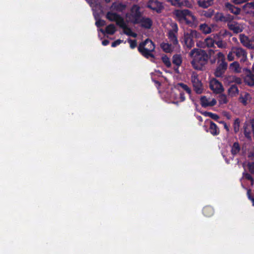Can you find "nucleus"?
<instances>
[{
    "instance_id": "f257e3e1",
    "label": "nucleus",
    "mask_w": 254,
    "mask_h": 254,
    "mask_svg": "<svg viewBox=\"0 0 254 254\" xmlns=\"http://www.w3.org/2000/svg\"><path fill=\"white\" fill-rule=\"evenodd\" d=\"M175 19L181 23L196 27L198 22L196 17L189 10H176L173 12Z\"/></svg>"
},
{
    "instance_id": "f03ea898",
    "label": "nucleus",
    "mask_w": 254,
    "mask_h": 254,
    "mask_svg": "<svg viewBox=\"0 0 254 254\" xmlns=\"http://www.w3.org/2000/svg\"><path fill=\"white\" fill-rule=\"evenodd\" d=\"M190 55L192 59L191 64L196 69H202L207 63L208 56L203 50L194 49L190 52Z\"/></svg>"
},
{
    "instance_id": "7ed1b4c3",
    "label": "nucleus",
    "mask_w": 254,
    "mask_h": 254,
    "mask_svg": "<svg viewBox=\"0 0 254 254\" xmlns=\"http://www.w3.org/2000/svg\"><path fill=\"white\" fill-rule=\"evenodd\" d=\"M138 51L145 58H153L152 52L154 51L155 45L152 41L146 39L144 42L139 44L138 47Z\"/></svg>"
},
{
    "instance_id": "20e7f679",
    "label": "nucleus",
    "mask_w": 254,
    "mask_h": 254,
    "mask_svg": "<svg viewBox=\"0 0 254 254\" xmlns=\"http://www.w3.org/2000/svg\"><path fill=\"white\" fill-rule=\"evenodd\" d=\"M139 9V6L136 5H133L130 10V12L126 15L127 21L133 23H138L141 15Z\"/></svg>"
},
{
    "instance_id": "39448f33",
    "label": "nucleus",
    "mask_w": 254,
    "mask_h": 254,
    "mask_svg": "<svg viewBox=\"0 0 254 254\" xmlns=\"http://www.w3.org/2000/svg\"><path fill=\"white\" fill-rule=\"evenodd\" d=\"M200 34L195 30H190L184 33L183 42L188 48H191L194 45V39L198 38Z\"/></svg>"
},
{
    "instance_id": "423d86ee",
    "label": "nucleus",
    "mask_w": 254,
    "mask_h": 254,
    "mask_svg": "<svg viewBox=\"0 0 254 254\" xmlns=\"http://www.w3.org/2000/svg\"><path fill=\"white\" fill-rule=\"evenodd\" d=\"M229 33L227 31L221 30L218 34L213 35V37L211 35L210 37L207 38L205 40V43L207 47H211L214 45L215 41L221 39L220 36H226Z\"/></svg>"
},
{
    "instance_id": "0eeeda50",
    "label": "nucleus",
    "mask_w": 254,
    "mask_h": 254,
    "mask_svg": "<svg viewBox=\"0 0 254 254\" xmlns=\"http://www.w3.org/2000/svg\"><path fill=\"white\" fill-rule=\"evenodd\" d=\"M172 30L169 31L168 37L170 42L174 46L178 45V41L177 38L176 34L178 31V27L176 23H173L172 24Z\"/></svg>"
},
{
    "instance_id": "6e6552de",
    "label": "nucleus",
    "mask_w": 254,
    "mask_h": 254,
    "mask_svg": "<svg viewBox=\"0 0 254 254\" xmlns=\"http://www.w3.org/2000/svg\"><path fill=\"white\" fill-rule=\"evenodd\" d=\"M106 18L111 21H115L119 26L123 25V18L116 12H113L112 10L109 11L106 14Z\"/></svg>"
},
{
    "instance_id": "1a4fd4ad",
    "label": "nucleus",
    "mask_w": 254,
    "mask_h": 254,
    "mask_svg": "<svg viewBox=\"0 0 254 254\" xmlns=\"http://www.w3.org/2000/svg\"><path fill=\"white\" fill-rule=\"evenodd\" d=\"M209 86L210 89L217 94L221 93L224 90L222 84L216 79H212L210 81Z\"/></svg>"
},
{
    "instance_id": "9d476101",
    "label": "nucleus",
    "mask_w": 254,
    "mask_h": 254,
    "mask_svg": "<svg viewBox=\"0 0 254 254\" xmlns=\"http://www.w3.org/2000/svg\"><path fill=\"white\" fill-rule=\"evenodd\" d=\"M191 80L195 92L198 94L201 93L203 90L202 84L198 79L197 75L196 73L194 72L192 73Z\"/></svg>"
},
{
    "instance_id": "9b49d317",
    "label": "nucleus",
    "mask_w": 254,
    "mask_h": 254,
    "mask_svg": "<svg viewBox=\"0 0 254 254\" xmlns=\"http://www.w3.org/2000/svg\"><path fill=\"white\" fill-rule=\"evenodd\" d=\"M147 6L158 13L161 12L163 8L162 3L157 0H149Z\"/></svg>"
},
{
    "instance_id": "f8f14e48",
    "label": "nucleus",
    "mask_w": 254,
    "mask_h": 254,
    "mask_svg": "<svg viewBox=\"0 0 254 254\" xmlns=\"http://www.w3.org/2000/svg\"><path fill=\"white\" fill-rule=\"evenodd\" d=\"M233 52L238 58L240 59L241 62H244L247 60V56L245 51L241 48L234 47H233Z\"/></svg>"
},
{
    "instance_id": "ddd939ff",
    "label": "nucleus",
    "mask_w": 254,
    "mask_h": 254,
    "mask_svg": "<svg viewBox=\"0 0 254 254\" xmlns=\"http://www.w3.org/2000/svg\"><path fill=\"white\" fill-rule=\"evenodd\" d=\"M201 105L202 106L206 107L208 106H213L216 104V100L213 98L207 96L201 97Z\"/></svg>"
},
{
    "instance_id": "4468645a",
    "label": "nucleus",
    "mask_w": 254,
    "mask_h": 254,
    "mask_svg": "<svg viewBox=\"0 0 254 254\" xmlns=\"http://www.w3.org/2000/svg\"><path fill=\"white\" fill-rule=\"evenodd\" d=\"M228 26L230 30L233 31L236 33L241 32L244 29L243 25L234 21L229 22L228 23Z\"/></svg>"
},
{
    "instance_id": "2eb2a0df",
    "label": "nucleus",
    "mask_w": 254,
    "mask_h": 254,
    "mask_svg": "<svg viewBox=\"0 0 254 254\" xmlns=\"http://www.w3.org/2000/svg\"><path fill=\"white\" fill-rule=\"evenodd\" d=\"M252 97L251 95L246 92H241L239 97V101L244 105H247L250 103Z\"/></svg>"
},
{
    "instance_id": "dca6fc26",
    "label": "nucleus",
    "mask_w": 254,
    "mask_h": 254,
    "mask_svg": "<svg viewBox=\"0 0 254 254\" xmlns=\"http://www.w3.org/2000/svg\"><path fill=\"white\" fill-rule=\"evenodd\" d=\"M219 65L217 67L215 72V74L217 77L221 76L225 71L227 67L226 63H222L218 64Z\"/></svg>"
},
{
    "instance_id": "f3484780",
    "label": "nucleus",
    "mask_w": 254,
    "mask_h": 254,
    "mask_svg": "<svg viewBox=\"0 0 254 254\" xmlns=\"http://www.w3.org/2000/svg\"><path fill=\"white\" fill-rule=\"evenodd\" d=\"M244 10L247 13L254 14V2H248L243 6Z\"/></svg>"
},
{
    "instance_id": "a211bd4d",
    "label": "nucleus",
    "mask_w": 254,
    "mask_h": 254,
    "mask_svg": "<svg viewBox=\"0 0 254 254\" xmlns=\"http://www.w3.org/2000/svg\"><path fill=\"white\" fill-rule=\"evenodd\" d=\"M139 23H140L141 25L147 29L150 28L152 25V20L149 18H142V19H140V21Z\"/></svg>"
},
{
    "instance_id": "6ab92c4d",
    "label": "nucleus",
    "mask_w": 254,
    "mask_h": 254,
    "mask_svg": "<svg viewBox=\"0 0 254 254\" xmlns=\"http://www.w3.org/2000/svg\"><path fill=\"white\" fill-rule=\"evenodd\" d=\"M210 124L209 131L213 135H217L219 133V129L216 125L210 121H208Z\"/></svg>"
},
{
    "instance_id": "aec40b11",
    "label": "nucleus",
    "mask_w": 254,
    "mask_h": 254,
    "mask_svg": "<svg viewBox=\"0 0 254 254\" xmlns=\"http://www.w3.org/2000/svg\"><path fill=\"white\" fill-rule=\"evenodd\" d=\"M175 89L178 90L180 92L182 90H184L189 94L191 93V89L188 87V86L182 83L177 84L175 87Z\"/></svg>"
},
{
    "instance_id": "412c9836",
    "label": "nucleus",
    "mask_w": 254,
    "mask_h": 254,
    "mask_svg": "<svg viewBox=\"0 0 254 254\" xmlns=\"http://www.w3.org/2000/svg\"><path fill=\"white\" fill-rule=\"evenodd\" d=\"M177 46L173 44H169L167 43H163L161 44V47L163 50L166 53L171 52Z\"/></svg>"
},
{
    "instance_id": "4be33fe9",
    "label": "nucleus",
    "mask_w": 254,
    "mask_h": 254,
    "mask_svg": "<svg viewBox=\"0 0 254 254\" xmlns=\"http://www.w3.org/2000/svg\"><path fill=\"white\" fill-rule=\"evenodd\" d=\"M120 26L123 28L124 33L126 35L133 37H135L136 36V34L133 32L130 28L127 26L126 23L124 21H123V25Z\"/></svg>"
},
{
    "instance_id": "5701e85b",
    "label": "nucleus",
    "mask_w": 254,
    "mask_h": 254,
    "mask_svg": "<svg viewBox=\"0 0 254 254\" xmlns=\"http://www.w3.org/2000/svg\"><path fill=\"white\" fill-rule=\"evenodd\" d=\"M239 91L235 85H232L228 90V94L231 97H236L239 94Z\"/></svg>"
},
{
    "instance_id": "b1692460",
    "label": "nucleus",
    "mask_w": 254,
    "mask_h": 254,
    "mask_svg": "<svg viewBox=\"0 0 254 254\" xmlns=\"http://www.w3.org/2000/svg\"><path fill=\"white\" fill-rule=\"evenodd\" d=\"M126 7V5L123 4L120 2H114L112 4L111 9L112 10H116L118 11H122Z\"/></svg>"
},
{
    "instance_id": "393cba45",
    "label": "nucleus",
    "mask_w": 254,
    "mask_h": 254,
    "mask_svg": "<svg viewBox=\"0 0 254 254\" xmlns=\"http://www.w3.org/2000/svg\"><path fill=\"white\" fill-rule=\"evenodd\" d=\"M240 40L241 43L245 47L249 48V45L251 42V39L243 34L240 35Z\"/></svg>"
},
{
    "instance_id": "a878e982",
    "label": "nucleus",
    "mask_w": 254,
    "mask_h": 254,
    "mask_svg": "<svg viewBox=\"0 0 254 254\" xmlns=\"http://www.w3.org/2000/svg\"><path fill=\"white\" fill-rule=\"evenodd\" d=\"M214 0H198L197 3L199 6L203 8H207L210 6Z\"/></svg>"
},
{
    "instance_id": "bb28decb",
    "label": "nucleus",
    "mask_w": 254,
    "mask_h": 254,
    "mask_svg": "<svg viewBox=\"0 0 254 254\" xmlns=\"http://www.w3.org/2000/svg\"><path fill=\"white\" fill-rule=\"evenodd\" d=\"M226 8L229 10L231 12L235 14H238L240 12V9L229 3H227L225 4Z\"/></svg>"
},
{
    "instance_id": "cd10ccee",
    "label": "nucleus",
    "mask_w": 254,
    "mask_h": 254,
    "mask_svg": "<svg viewBox=\"0 0 254 254\" xmlns=\"http://www.w3.org/2000/svg\"><path fill=\"white\" fill-rule=\"evenodd\" d=\"M226 8L229 10L231 12L235 14H238L240 12V9L229 3H227L225 4Z\"/></svg>"
},
{
    "instance_id": "c85d7f7f",
    "label": "nucleus",
    "mask_w": 254,
    "mask_h": 254,
    "mask_svg": "<svg viewBox=\"0 0 254 254\" xmlns=\"http://www.w3.org/2000/svg\"><path fill=\"white\" fill-rule=\"evenodd\" d=\"M245 81L250 86L254 85V75L250 72L245 78Z\"/></svg>"
},
{
    "instance_id": "c756f323",
    "label": "nucleus",
    "mask_w": 254,
    "mask_h": 254,
    "mask_svg": "<svg viewBox=\"0 0 254 254\" xmlns=\"http://www.w3.org/2000/svg\"><path fill=\"white\" fill-rule=\"evenodd\" d=\"M230 69L235 72H240L241 69L239 64L236 62L230 64Z\"/></svg>"
},
{
    "instance_id": "7c9ffc66",
    "label": "nucleus",
    "mask_w": 254,
    "mask_h": 254,
    "mask_svg": "<svg viewBox=\"0 0 254 254\" xmlns=\"http://www.w3.org/2000/svg\"><path fill=\"white\" fill-rule=\"evenodd\" d=\"M199 29L205 34H209L212 31L211 28L206 24H201Z\"/></svg>"
},
{
    "instance_id": "2f4dec72",
    "label": "nucleus",
    "mask_w": 254,
    "mask_h": 254,
    "mask_svg": "<svg viewBox=\"0 0 254 254\" xmlns=\"http://www.w3.org/2000/svg\"><path fill=\"white\" fill-rule=\"evenodd\" d=\"M182 63V59L180 55H176L173 57V63L177 66H180Z\"/></svg>"
},
{
    "instance_id": "473e14b6",
    "label": "nucleus",
    "mask_w": 254,
    "mask_h": 254,
    "mask_svg": "<svg viewBox=\"0 0 254 254\" xmlns=\"http://www.w3.org/2000/svg\"><path fill=\"white\" fill-rule=\"evenodd\" d=\"M116 31V28L114 24H110L107 26L105 32L108 34L112 35Z\"/></svg>"
},
{
    "instance_id": "72a5a7b5",
    "label": "nucleus",
    "mask_w": 254,
    "mask_h": 254,
    "mask_svg": "<svg viewBox=\"0 0 254 254\" xmlns=\"http://www.w3.org/2000/svg\"><path fill=\"white\" fill-rule=\"evenodd\" d=\"M216 56L218 60V64L222 63V62L226 63L225 62V55L223 53L219 52L216 54Z\"/></svg>"
},
{
    "instance_id": "f704fd0d",
    "label": "nucleus",
    "mask_w": 254,
    "mask_h": 254,
    "mask_svg": "<svg viewBox=\"0 0 254 254\" xmlns=\"http://www.w3.org/2000/svg\"><path fill=\"white\" fill-rule=\"evenodd\" d=\"M219 103L220 104H225L227 103L228 100L227 99V97L225 94H221L219 96L218 99Z\"/></svg>"
},
{
    "instance_id": "c9c22d12",
    "label": "nucleus",
    "mask_w": 254,
    "mask_h": 254,
    "mask_svg": "<svg viewBox=\"0 0 254 254\" xmlns=\"http://www.w3.org/2000/svg\"><path fill=\"white\" fill-rule=\"evenodd\" d=\"M225 36H220L221 39L217 40L216 41H215L216 45L219 48H225L226 47V43H223L222 41V38L224 37Z\"/></svg>"
},
{
    "instance_id": "e433bc0d",
    "label": "nucleus",
    "mask_w": 254,
    "mask_h": 254,
    "mask_svg": "<svg viewBox=\"0 0 254 254\" xmlns=\"http://www.w3.org/2000/svg\"><path fill=\"white\" fill-rule=\"evenodd\" d=\"M213 209L210 207H206L203 209V213L205 215L209 216L213 214Z\"/></svg>"
},
{
    "instance_id": "4c0bfd02",
    "label": "nucleus",
    "mask_w": 254,
    "mask_h": 254,
    "mask_svg": "<svg viewBox=\"0 0 254 254\" xmlns=\"http://www.w3.org/2000/svg\"><path fill=\"white\" fill-rule=\"evenodd\" d=\"M240 151L239 145L237 143H234L231 149V152L233 154H236Z\"/></svg>"
},
{
    "instance_id": "58836bf2",
    "label": "nucleus",
    "mask_w": 254,
    "mask_h": 254,
    "mask_svg": "<svg viewBox=\"0 0 254 254\" xmlns=\"http://www.w3.org/2000/svg\"><path fill=\"white\" fill-rule=\"evenodd\" d=\"M162 60L163 63L167 66L170 67L171 65V63L169 58L166 56H163L162 57Z\"/></svg>"
},
{
    "instance_id": "ea45409f",
    "label": "nucleus",
    "mask_w": 254,
    "mask_h": 254,
    "mask_svg": "<svg viewBox=\"0 0 254 254\" xmlns=\"http://www.w3.org/2000/svg\"><path fill=\"white\" fill-rule=\"evenodd\" d=\"M173 5L176 6H181L182 3L180 0H168Z\"/></svg>"
},
{
    "instance_id": "a19ab883",
    "label": "nucleus",
    "mask_w": 254,
    "mask_h": 254,
    "mask_svg": "<svg viewBox=\"0 0 254 254\" xmlns=\"http://www.w3.org/2000/svg\"><path fill=\"white\" fill-rule=\"evenodd\" d=\"M240 127V121L239 119H236L234 124V129L235 132H237L239 130Z\"/></svg>"
},
{
    "instance_id": "79ce46f5",
    "label": "nucleus",
    "mask_w": 254,
    "mask_h": 254,
    "mask_svg": "<svg viewBox=\"0 0 254 254\" xmlns=\"http://www.w3.org/2000/svg\"><path fill=\"white\" fill-rule=\"evenodd\" d=\"M203 14L207 17H210L213 14V10L209 9L207 11H204L203 12Z\"/></svg>"
},
{
    "instance_id": "37998d69",
    "label": "nucleus",
    "mask_w": 254,
    "mask_h": 254,
    "mask_svg": "<svg viewBox=\"0 0 254 254\" xmlns=\"http://www.w3.org/2000/svg\"><path fill=\"white\" fill-rule=\"evenodd\" d=\"M234 52H233V48H232L227 56V59L229 61H232L234 60Z\"/></svg>"
},
{
    "instance_id": "c03bdc74",
    "label": "nucleus",
    "mask_w": 254,
    "mask_h": 254,
    "mask_svg": "<svg viewBox=\"0 0 254 254\" xmlns=\"http://www.w3.org/2000/svg\"><path fill=\"white\" fill-rule=\"evenodd\" d=\"M88 3L90 4V6L92 7L93 11L97 10L98 9H100V5L99 4H94L92 2H90L89 1H88Z\"/></svg>"
},
{
    "instance_id": "a18cd8bd",
    "label": "nucleus",
    "mask_w": 254,
    "mask_h": 254,
    "mask_svg": "<svg viewBox=\"0 0 254 254\" xmlns=\"http://www.w3.org/2000/svg\"><path fill=\"white\" fill-rule=\"evenodd\" d=\"M243 178H245L248 180H251L252 185L253 184V182H254L253 179L250 174H249L248 173H244Z\"/></svg>"
},
{
    "instance_id": "49530a36",
    "label": "nucleus",
    "mask_w": 254,
    "mask_h": 254,
    "mask_svg": "<svg viewBox=\"0 0 254 254\" xmlns=\"http://www.w3.org/2000/svg\"><path fill=\"white\" fill-rule=\"evenodd\" d=\"M216 20L220 21L226 20L225 18L223 16L221 13H217L215 16Z\"/></svg>"
},
{
    "instance_id": "de8ad7c7",
    "label": "nucleus",
    "mask_w": 254,
    "mask_h": 254,
    "mask_svg": "<svg viewBox=\"0 0 254 254\" xmlns=\"http://www.w3.org/2000/svg\"><path fill=\"white\" fill-rule=\"evenodd\" d=\"M206 114L209 117H210V118H211L212 119H213L215 120H217L219 119V116L216 114H213L211 113H207Z\"/></svg>"
},
{
    "instance_id": "09e8293b",
    "label": "nucleus",
    "mask_w": 254,
    "mask_h": 254,
    "mask_svg": "<svg viewBox=\"0 0 254 254\" xmlns=\"http://www.w3.org/2000/svg\"><path fill=\"white\" fill-rule=\"evenodd\" d=\"M105 24V21L103 20H98L96 22V25L97 27L104 26Z\"/></svg>"
},
{
    "instance_id": "8fccbe9b",
    "label": "nucleus",
    "mask_w": 254,
    "mask_h": 254,
    "mask_svg": "<svg viewBox=\"0 0 254 254\" xmlns=\"http://www.w3.org/2000/svg\"><path fill=\"white\" fill-rule=\"evenodd\" d=\"M128 42L131 48H134L136 46V42L135 41L129 40H128Z\"/></svg>"
},
{
    "instance_id": "3c124183",
    "label": "nucleus",
    "mask_w": 254,
    "mask_h": 254,
    "mask_svg": "<svg viewBox=\"0 0 254 254\" xmlns=\"http://www.w3.org/2000/svg\"><path fill=\"white\" fill-rule=\"evenodd\" d=\"M181 3H182V6H185L188 7H192V4L187 0H185L184 2H181Z\"/></svg>"
},
{
    "instance_id": "603ef678",
    "label": "nucleus",
    "mask_w": 254,
    "mask_h": 254,
    "mask_svg": "<svg viewBox=\"0 0 254 254\" xmlns=\"http://www.w3.org/2000/svg\"><path fill=\"white\" fill-rule=\"evenodd\" d=\"M249 171L253 174H254V163H250L248 165Z\"/></svg>"
},
{
    "instance_id": "864d4df0",
    "label": "nucleus",
    "mask_w": 254,
    "mask_h": 254,
    "mask_svg": "<svg viewBox=\"0 0 254 254\" xmlns=\"http://www.w3.org/2000/svg\"><path fill=\"white\" fill-rule=\"evenodd\" d=\"M122 41H122L121 40H116V41H115L113 43H112V47H115L116 46L120 45L122 42Z\"/></svg>"
},
{
    "instance_id": "5fc2aeb1",
    "label": "nucleus",
    "mask_w": 254,
    "mask_h": 254,
    "mask_svg": "<svg viewBox=\"0 0 254 254\" xmlns=\"http://www.w3.org/2000/svg\"><path fill=\"white\" fill-rule=\"evenodd\" d=\"M249 48L254 49V36L251 38V42Z\"/></svg>"
},
{
    "instance_id": "6e6d98bb",
    "label": "nucleus",
    "mask_w": 254,
    "mask_h": 254,
    "mask_svg": "<svg viewBox=\"0 0 254 254\" xmlns=\"http://www.w3.org/2000/svg\"><path fill=\"white\" fill-rule=\"evenodd\" d=\"M234 77H232V76H228V77H226L225 78H224V81L225 82H232L234 81Z\"/></svg>"
},
{
    "instance_id": "4d7b16f0",
    "label": "nucleus",
    "mask_w": 254,
    "mask_h": 254,
    "mask_svg": "<svg viewBox=\"0 0 254 254\" xmlns=\"http://www.w3.org/2000/svg\"><path fill=\"white\" fill-rule=\"evenodd\" d=\"M179 99H180V101H181V102L184 101L185 100V97L183 93H180Z\"/></svg>"
},
{
    "instance_id": "13d9d810",
    "label": "nucleus",
    "mask_w": 254,
    "mask_h": 254,
    "mask_svg": "<svg viewBox=\"0 0 254 254\" xmlns=\"http://www.w3.org/2000/svg\"><path fill=\"white\" fill-rule=\"evenodd\" d=\"M247 193H248V195L249 198L252 200V203H253V205L254 206V198H252L251 196V195H250V191L248 190Z\"/></svg>"
},
{
    "instance_id": "bf43d9fd",
    "label": "nucleus",
    "mask_w": 254,
    "mask_h": 254,
    "mask_svg": "<svg viewBox=\"0 0 254 254\" xmlns=\"http://www.w3.org/2000/svg\"><path fill=\"white\" fill-rule=\"evenodd\" d=\"M220 123L223 125L224 128L226 129V130L227 131H228L229 130L228 127L227 126V124L225 122H220Z\"/></svg>"
},
{
    "instance_id": "052dcab7",
    "label": "nucleus",
    "mask_w": 254,
    "mask_h": 254,
    "mask_svg": "<svg viewBox=\"0 0 254 254\" xmlns=\"http://www.w3.org/2000/svg\"><path fill=\"white\" fill-rule=\"evenodd\" d=\"M109 43V42L108 40H104L103 42H102V44L104 46H106Z\"/></svg>"
},
{
    "instance_id": "680f3d73",
    "label": "nucleus",
    "mask_w": 254,
    "mask_h": 254,
    "mask_svg": "<svg viewBox=\"0 0 254 254\" xmlns=\"http://www.w3.org/2000/svg\"><path fill=\"white\" fill-rule=\"evenodd\" d=\"M171 97L172 98H175V99H177L178 97L177 96V95L176 93H173L172 95H171Z\"/></svg>"
},
{
    "instance_id": "e2e57ef3",
    "label": "nucleus",
    "mask_w": 254,
    "mask_h": 254,
    "mask_svg": "<svg viewBox=\"0 0 254 254\" xmlns=\"http://www.w3.org/2000/svg\"><path fill=\"white\" fill-rule=\"evenodd\" d=\"M236 82H237V83H241V80L240 79H237L236 80H235Z\"/></svg>"
},
{
    "instance_id": "0e129e2a",
    "label": "nucleus",
    "mask_w": 254,
    "mask_h": 254,
    "mask_svg": "<svg viewBox=\"0 0 254 254\" xmlns=\"http://www.w3.org/2000/svg\"><path fill=\"white\" fill-rule=\"evenodd\" d=\"M198 119L199 121L200 122H202V118L201 117H198Z\"/></svg>"
},
{
    "instance_id": "69168bd1",
    "label": "nucleus",
    "mask_w": 254,
    "mask_h": 254,
    "mask_svg": "<svg viewBox=\"0 0 254 254\" xmlns=\"http://www.w3.org/2000/svg\"><path fill=\"white\" fill-rule=\"evenodd\" d=\"M252 70L253 72H254V64H253V67H252Z\"/></svg>"
},
{
    "instance_id": "338daca9",
    "label": "nucleus",
    "mask_w": 254,
    "mask_h": 254,
    "mask_svg": "<svg viewBox=\"0 0 254 254\" xmlns=\"http://www.w3.org/2000/svg\"><path fill=\"white\" fill-rule=\"evenodd\" d=\"M100 31L102 33H105V31H104L103 30H102V29H100Z\"/></svg>"
},
{
    "instance_id": "774afa93",
    "label": "nucleus",
    "mask_w": 254,
    "mask_h": 254,
    "mask_svg": "<svg viewBox=\"0 0 254 254\" xmlns=\"http://www.w3.org/2000/svg\"><path fill=\"white\" fill-rule=\"evenodd\" d=\"M105 1L107 2H109L110 1V0H105Z\"/></svg>"
}]
</instances>
